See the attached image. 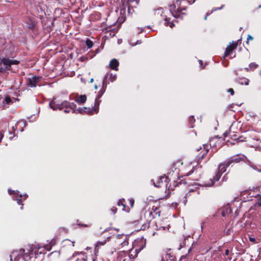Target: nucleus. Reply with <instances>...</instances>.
Masks as SVG:
<instances>
[{
    "label": "nucleus",
    "instance_id": "de8ad7c7",
    "mask_svg": "<svg viewBox=\"0 0 261 261\" xmlns=\"http://www.w3.org/2000/svg\"><path fill=\"white\" fill-rule=\"evenodd\" d=\"M77 224L79 226H82V227H87L89 226L88 224H83L81 222H80L79 220H77Z\"/></svg>",
    "mask_w": 261,
    "mask_h": 261
},
{
    "label": "nucleus",
    "instance_id": "7ed1b4c3",
    "mask_svg": "<svg viewBox=\"0 0 261 261\" xmlns=\"http://www.w3.org/2000/svg\"><path fill=\"white\" fill-rule=\"evenodd\" d=\"M99 101L97 100L95 101L94 106L92 108H79L76 109V113L80 114H87L88 115H93L94 113L97 114L99 111Z\"/></svg>",
    "mask_w": 261,
    "mask_h": 261
},
{
    "label": "nucleus",
    "instance_id": "2f4dec72",
    "mask_svg": "<svg viewBox=\"0 0 261 261\" xmlns=\"http://www.w3.org/2000/svg\"><path fill=\"white\" fill-rule=\"evenodd\" d=\"M165 24L166 26H169L170 28H173L174 26V23L171 21V19L170 18H165Z\"/></svg>",
    "mask_w": 261,
    "mask_h": 261
},
{
    "label": "nucleus",
    "instance_id": "0eeeda50",
    "mask_svg": "<svg viewBox=\"0 0 261 261\" xmlns=\"http://www.w3.org/2000/svg\"><path fill=\"white\" fill-rule=\"evenodd\" d=\"M26 126V122L24 120H19L15 124L12 126V129L13 131L21 132L23 130V128Z\"/></svg>",
    "mask_w": 261,
    "mask_h": 261
},
{
    "label": "nucleus",
    "instance_id": "052dcab7",
    "mask_svg": "<svg viewBox=\"0 0 261 261\" xmlns=\"http://www.w3.org/2000/svg\"><path fill=\"white\" fill-rule=\"evenodd\" d=\"M249 241L253 243H256V240L254 238L249 237Z\"/></svg>",
    "mask_w": 261,
    "mask_h": 261
},
{
    "label": "nucleus",
    "instance_id": "e433bc0d",
    "mask_svg": "<svg viewBox=\"0 0 261 261\" xmlns=\"http://www.w3.org/2000/svg\"><path fill=\"white\" fill-rule=\"evenodd\" d=\"M238 140L237 141V143H239V142H244V141H247V137H244V136H239L238 138H237Z\"/></svg>",
    "mask_w": 261,
    "mask_h": 261
},
{
    "label": "nucleus",
    "instance_id": "20e7f679",
    "mask_svg": "<svg viewBox=\"0 0 261 261\" xmlns=\"http://www.w3.org/2000/svg\"><path fill=\"white\" fill-rule=\"evenodd\" d=\"M60 110H64L65 113L72 112V113H76V105L74 102H70L67 100H64L60 103Z\"/></svg>",
    "mask_w": 261,
    "mask_h": 261
},
{
    "label": "nucleus",
    "instance_id": "f704fd0d",
    "mask_svg": "<svg viewBox=\"0 0 261 261\" xmlns=\"http://www.w3.org/2000/svg\"><path fill=\"white\" fill-rule=\"evenodd\" d=\"M9 138L10 140H12L15 137H17L18 133L16 132H14L12 129V131H9Z\"/></svg>",
    "mask_w": 261,
    "mask_h": 261
},
{
    "label": "nucleus",
    "instance_id": "6e6d98bb",
    "mask_svg": "<svg viewBox=\"0 0 261 261\" xmlns=\"http://www.w3.org/2000/svg\"><path fill=\"white\" fill-rule=\"evenodd\" d=\"M256 203L258 206H261V196L257 199Z\"/></svg>",
    "mask_w": 261,
    "mask_h": 261
},
{
    "label": "nucleus",
    "instance_id": "f3484780",
    "mask_svg": "<svg viewBox=\"0 0 261 261\" xmlns=\"http://www.w3.org/2000/svg\"><path fill=\"white\" fill-rule=\"evenodd\" d=\"M48 257L49 261H57L60 258V252L57 251L52 252L48 254Z\"/></svg>",
    "mask_w": 261,
    "mask_h": 261
},
{
    "label": "nucleus",
    "instance_id": "49530a36",
    "mask_svg": "<svg viewBox=\"0 0 261 261\" xmlns=\"http://www.w3.org/2000/svg\"><path fill=\"white\" fill-rule=\"evenodd\" d=\"M116 78H117L116 74L113 75L112 73L110 74L109 79H110L111 82H113L114 81H115L116 80Z\"/></svg>",
    "mask_w": 261,
    "mask_h": 261
},
{
    "label": "nucleus",
    "instance_id": "f8f14e48",
    "mask_svg": "<svg viewBox=\"0 0 261 261\" xmlns=\"http://www.w3.org/2000/svg\"><path fill=\"white\" fill-rule=\"evenodd\" d=\"M117 244L122 245V246H125L127 245L128 244L127 237L126 236L124 235H118L117 237Z\"/></svg>",
    "mask_w": 261,
    "mask_h": 261
},
{
    "label": "nucleus",
    "instance_id": "603ef678",
    "mask_svg": "<svg viewBox=\"0 0 261 261\" xmlns=\"http://www.w3.org/2000/svg\"><path fill=\"white\" fill-rule=\"evenodd\" d=\"M111 211L113 213V214H115L117 213V208L115 206H113L111 208Z\"/></svg>",
    "mask_w": 261,
    "mask_h": 261
},
{
    "label": "nucleus",
    "instance_id": "9d476101",
    "mask_svg": "<svg viewBox=\"0 0 261 261\" xmlns=\"http://www.w3.org/2000/svg\"><path fill=\"white\" fill-rule=\"evenodd\" d=\"M32 249L36 257H37V255L39 254H44L47 251L45 245L43 246L37 245Z\"/></svg>",
    "mask_w": 261,
    "mask_h": 261
},
{
    "label": "nucleus",
    "instance_id": "dca6fc26",
    "mask_svg": "<svg viewBox=\"0 0 261 261\" xmlns=\"http://www.w3.org/2000/svg\"><path fill=\"white\" fill-rule=\"evenodd\" d=\"M119 65V63L118 61L116 59H113L111 60L109 63L110 68L115 71L118 70V66Z\"/></svg>",
    "mask_w": 261,
    "mask_h": 261
},
{
    "label": "nucleus",
    "instance_id": "2eb2a0df",
    "mask_svg": "<svg viewBox=\"0 0 261 261\" xmlns=\"http://www.w3.org/2000/svg\"><path fill=\"white\" fill-rule=\"evenodd\" d=\"M28 28L30 30H34L36 25L35 19L33 17H28L26 22Z\"/></svg>",
    "mask_w": 261,
    "mask_h": 261
},
{
    "label": "nucleus",
    "instance_id": "ddd939ff",
    "mask_svg": "<svg viewBox=\"0 0 261 261\" xmlns=\"http://www.w3.org/2000/svg\"><path fill=\"white\" fill-rule=\"evenodd\" d=\"M41 79V76H33L32 78H29L28 81V84L31 87H35L37 84L40 81Z\"/></svg>",
    "mask_w": 261,
    "mask_h": 261
},
{
    "label": "nucleus",
    "instance_id": "7c9ffc66",
    "mask_svg": "<svg viewBox=\"0 0 261 261\" xmlns=\"http://www.w3.org/2000/svg\"><path fill=\"white\" fill-rule=\"evenodd\" d=\"M117 205L119 206H122L123 207L122 210L125 211L126 210V204H125V200L124 199H120L118 200L117 202Z\"/></svg>",
    "mask_w": 261,
    "mask_h": 261
},
{
    "label": "nucleus",
    "instance_id": "4c0bfd02",
    "mask_svg": "<svg viewBox=\"0 0 261 261\" xmlns=\"http://www.w3.org/2000/svg\"><path fill=\"white\" fill-rule=\"evenodd\" d=\"M86 44L88 48H90L93 46V43L89 39H87V40L86 41Z\"/></svg>",
    "mask_w": 261,
    "mask_h": 261
},
{
    "label": "nucleus",
    "instance_id": "8fccbe9b",
    "mask_svg": "<svg viewBox=\"0 0 261 261\" xmlns=\"http://www.w3.org/2000/svg\"><path fill=\"white\" fill-rule=\"evenodd\" d=\"M135 2L136 5H138L139 2V0H128L127 3L128 5H130V4Z\"/></svg>",
    "mask_w": 261,
    "mask_h": 261
},
{
    "label": "nucleus",
    "instance_id": "a19ab883",
    "mask_svg": "<svg viewBox=\"0 0 261 261\" xmlns=\"http://www.w3.org/2000/svg\"><path fill=\"white\" fill-rule=\"evenodd\" d=\"M4 101L6 102V103L9 105L12 102V100L10 96H7L5 97L4 99Z\"/></svg>",
    "mask_w": 261,
    "mask_h": 261
},
{
    "label": "nucleus",
    "instance_id": "1a4fd4ad",
    "mask_svg": "<svg viewBox=\"0 0 261 261\" xmlns=\"http://www.w3.org/2000/svg\"><path fill=\"white\" fill-rule=\"evenodd\" d=\"M199 188L198 187H193L192 188H190L189 190V192L186 194V195L184 196V198L185 199L184 201V203L185 204H186V203L187 202V198L188 197H189L190 196L193 195H197L200 194V190Z\"/></svg>",
    "mask_w": 261,
    "mask_h": 261
},
{
    "label": "nucleus",
    "instance_id": "72a5a7b5",
    "mask_svg": "<svg viewBox=\"0 0 261 261\" xmlns=\"http://www.w3.org/2000/svg\"><path fill=\"white\" fill-rule=\"evenodd\" d=\"M108 75H109L108 74H106L105 76L104 79H103V81H102V87H103L106 88H107V85L109 84V82L108 81Z\"/></svg>",
    "mask_w": 261,
    "mask_h": 261
},
{
    "label": "nucleus",
    "instance_id": "37998d69",
    "mask_svg": "<svg viewBox=\"0 0 261 261\" xmlns=\"http://www.w3.org/2000/svg\"><path fill=\"white\" fill-rule=\"evenodd\" d=\"M232 128V126H231L229 129V130L228 131H226L224 134H223V136L224 137H226L228 136H230V133H231V129Z\"/></svg>",
    "mask_w": 261,
    "mask_h": 261
},
{
    "label": "nucleus",
    "instance_id": "a878e982",
    "mask_svg": "<svg viewBox=\"0 0 261 261\" xmlns=\"http://www.w3.org/2000/svg\"><path fill=\"white\" fill-rule=\"evenodd\" d=\"M127 254L125 251H120L118 253L117 260L122 261L125 258H126Z\"/></svg>",
    "mask_w": 261,
    "mask_h": 261
},
{
    "label": "nucleus",
    "instance_id": "5701e85b",
    "mask_svg": "<svg viewBox=\"0 0 261 261\" xmlns=\"http://www.w3.org/2000/svg\"><path fill=\"white\" fill-rule=\"evenodd\" d=\"M194 173V175L193 176V179L195 180H198L200 176V174L199 172L197 170H192L188 172V173L187 174V176L190 175L192 174V173Z\"/></svg>",
    "mask_w": 261,
    "mask_h": 261
},
{
    "label": "nucleus",
    "instance_id": "4be33fe9",
    "mask_svg": "<svg viewBox=\"0 0 261 261\" xmlns=\"http://www.w3.org/2000/svg\"><path fill=\"white\" fill-rule=\"evenodd\" d=\"M237 81L241 85L247 86L249 85L250 80L245 77H238L237 79Z\"/></svg>",
    "mask_w": 261,
    "mask_h": 261
},
{
    "label": "nucleus",
    "instance_id": "6e6552de",
    "mask_svg": "<svg viewBox=\"0 0 261 261\" xmlns=\"http://www.w3.org/2000/svg\"><path fill=\"white\" fill-rule=\"evenodd\" d=\"M211 147V144H203V148L202 151V154H199V160L198 161V163L199 164L201 161L205 158V156L207 155V153L209 151Z\"/></svg>",
    "mask_w": 261,
    "mask_h": 261
},
{
    "label": "nucleus",
    "instance_id": "aec40b11",
    "mask_svg": "<svg viewBox=\"0 0 261 261\" xmlns=\"http://www.w3.org/2000/svg\"><path fill=\"white\" fill-rule=\"evenodd\" d=\"M150 215H152L153 218L156 217H160L161 215V211L159 210V207L153 205L152 206V211L150 212Z\"/></svg>",
    "mask_w": 261,
    "mask_h": 261
},
{
    "label": "nucleus",
    "instance_id": "680f3d73",
    "mask_svg": "<svg viewBox=\"0 0 261 261\" xmlns=\"http://www.w3.org/2000/svg\"><path fill=\"white\" fill-rule=\"evenodd\" d=\"M187 256H188V254L182 255L180 257L179 260L180 261V260H182L183 259L186 258Z\"/></svg>",
    "mask_w": 261,
    "mask_h": 261
},
{
    "label": "nucleus",
    "instance_id": "4468645a",
    "mask_svg": "<svg viewBox=\"0 0 261 261\" xmlns=\"http://www.w3.org/2000/svg\"><path fill=\"white\" fill-rule=\"evenodd\" d=\"M221 174H222L220 173V172L218 171L216 173L215 175L213 177V179H211L210 182L205 184V186L207 187H211L213 186L216 181H217L219 180L221 176Z\"/></svg>",
    "mask_w": 261,
    "mask_h": 261
},
{
    "label": "nucleus",
    "instance_id": "a18cd8bd",
    "mask_svg": "<svg viewBox=\"0 0 261 261\" xmlns=\"http://www.w3.org/2000/svg\"><path fill=\"white\" fill-rule=\"evenodd\" d=\"M106 240H104L103 241H97L96 244V247H98L99 246H102V245H103L106 244Z\"/></svg>",
    "mask_w": 261,
    "mask_h": 261
},
{
    "label": "nucleus",
    "instance_id": "69168bd1",
    "mask_svg": "<svg viewBox=\"0 0 261 261\" xmlns=\"http://www.w3.org/2000/svg\"><path fill=\"white\" fill-rule=\"evenodd\" d=\"M169 256H170V257H172V258L171 259V260H173V261H175V256H173L172 255H171L170 254H168Z\"/></svg>",
    "mask_w": 261,
    "mask_h": 261
},
{
    "label": "nucleus",
    "instance_id": "c03bdc74",
    "mask_svg": "<svg viewBox=\"0 0 261 261\" xmlns=\"http://www.w3.org/2000/svg\"><path fill=\"white\" fill-rule=\"evenodd\" d=\"M202 148L203 147H200L199 149H197L196 151V158L197 159V162L199 160V154H202Z\"/></svg>",
    "mask_w": 261,
    "mask_h": 261
},
{
    "label": "nucleus",
    "instance_id": "bb28decb",
    "mask_svg": "<svg viewBox=\"0 0 261 261\" xmlns=\"http://www.w3.org/2000/svg\"><path fill=\"white\" fill-rule=\"evenodd\" d=\"M228 167V166H226V163L224 162L223 163H221L219 166V172L222 174L223 173H224L226 171L227 168Z\"/></svg>",
    "mask_w": 261,
    "mask_h": 261
},
{
    "label": "nucleus",
    "instance_id": "c756f323",
    "mask_svg": "<svg viewBox=\"0 0 261 261\" xmlns=\"http://www.w3.org/2000/svg\"><path fill=\"white\" fill-rule=\"evenodd\" d=\"M56 244V239H52L50 241V242L48 244H46L45 245L47 251H50L52 247L55 246Z\"/></svg>",
    "mask_w": 261,
    "mask_h": 261
},
{
    "label": "nucleus",
    "instance_id": "a211bd4d",
    "mask_svg": "<svg viewBox=\"0 0 261 261\" xmlns=\"http://www.w3.org/2000/svg\"><path fill=\"white\" fill-rule=\"evenodd\" d=\"M75 101L79 104L82 105L87 100V96L86 95H77L74 98Z\"/></svg>",
    "mask_w": 261,
    "mask_h": 261
},
{
    "label": "nucleus",
    "instance_id": "79ce46f5",
    "mask_svg": "<svg viewBox=\"0 0 261 261\" xmlns=\"http://www.w3.org/2000/svg\"><path fill=\"white\" fill-rule=\"evenodd\" d=\"M21 195H20L19 197L17 198H16V201L17 203L19 205H21V206L20 207L21 209H22L23 208V204L22 203V200H21Z\"/></svg>",
    "mask_w": 261,
    "mask_h": 261
},
{
    "label": "nucleus",
    "instance_id": "cd10ccee",
    "mask_svg": "<svg viewBox=\"0 0 261 261\" xmlns=\"http://www.w3.org/2000/svg\"><path fill=\"white\" fill-rule=\"evenodd\" d=\"M106 88H105L103 87H102L100 91L98 92V95L95 99V101H96L97 100L99 101V103L101 102V100H99V98L101 97V96L103 95V93L105 92Z\"/></svg>",
    "mask_w": 261,
    "mask_h": 261
},
{
    "label": "nucleus",
    "instance_id": "473e14b6",
    "mask_svg": "<svg viewBox=\"0 0 261 261\" xmlns=\"http://www.w3.org/2000/svg\"><path fill=\"white\" fill-rule=\"evenodd\" d=\"M76 261H94V259L91 255L89 256H86L85 258H78Z\"/></svg>",
    "mask_w": 261,
    "mask_h": 261
},
{
    "label": "nucleus",
    "instance_id": "393cba45",
    "mask_svg": "<svg viewBox=\"0 0 261 261\" xmlns=\"http://www.w3.org/2000/svg\"><path fill=\"white\" fill-rule=\"evenodd\" d=\"M49 106L50 108L54 110H57L58 109L60 110V104L56 103V101L53 100L49 102Z\"/></svg>",
    "mask_w": 261,
    "mask_h": 261
},
{
    "label": "nucleus",
    "instance_id": "6ab92c4d",
    "mask_svg": "<svg viewBox=\"0 0 261 261\" xmlns=\"http://www.w3.org/2000/svg\"><path fill=\"white\" fill-rule=\"evenodd\" d=\"M220 211H221V215L224 217L232 213V210L229 205L223 207Z\"/></svg>",
    "mask_w": 261,
    "mask_h": 261
},
{
    "label": "nucleus",
    "instance_id": "c85d7f7f",
    "mask_svg": "<svg viewBox=\"0 0 261 261\" xmlns=\"http://www.w3.org/2000/svg\"><path fill=\"white\" fill-rule=\"evenodd\" d=\"M224 5H222L221 7H214L212 9V10L211 11H208L206 13V15L204 17V20H206L207 19V17L208 15H211L212 13H213L214 12L216 11H217V10H221L222 9H223V8L224 7Z\"/></svg>",
    "mask_w": 261,
    "mask_h": 261
},
{
    "label": "nucleus",
    "instance_id": "4d7b16f0",
    "mask_svg": "<svg viewBox=\"0 0 261 261\" xmlns=\"http://www.w3.org/2000/svg\"><path fill=\"white\" fill-rule=\"evenodd\" d=\"M228 92L230 93L231 95H233L234 94V91L232 88H229L228 91Z\"/></svg>",
    "mask_w": 261,
    "mask_h": 261
},
{
    "label": "nucleus",
    "instance_id": "338daca9",
    "mask_svg": "<svg viewBox=\"0 0 261 261\" xmlns=\"http://www.w3.org/2000/svg\"><path fill=\"white\" fill-rule=\"evenodd\" d=\"M142 43V41L141 40H138L135 44L134 45H137V44H140Z\"/></svg>",
    "mask_w": 261,
    "mask_h": 261
},
{
    "label": "nucleus",
    "instance_id": "bf43d9fd",
    "mask_svg": "<svg viewBox=\"0 0 261 261\" xmlns=\"http://www.w3.org/2000/svg\"><path fill=\"white\" fill-rule=\"evenodd\" d=\"M253 39V38L251 35H248L247 36V43H248L249 41L252 40Z\"/></svg>",
    "mask_w": 261,
    "mask_h": 261
},
{
    "label": "nucleus",
    "instance_id": "b1692460",
    "mask_svg": "<svg viewBox=\"0 0 261 261\" xmlns=\"http://www.w3.org/2000/svg\"><path fill=\"white\" fill-rule=\"evenodd\" d=\"M258 67V65L257 64L252 62V63H251L250 64H249V67L245 68V70L247 72H249V71L254 70V69L257 68Z\"/></svg>",
    "mask_w": 261,
    "mask_h": 261
},
{
    "label": "nucleus",
    "instance_id": "f257e3e1",
    "mask_svg": "<svg viewBox=\"0 0 261 261\" xmlns=\"http://www.w3.org/2000/svg\"><path fill=\"white\" fill-rule=\"evenodd\" d=\"M20 256L22 257L24 261H34V259L36 258L33 249L28 250L25 252L24 249L13 251L9 255L10 261H12L13 257H14L15 261H17Z\"/></svg>",
    "mask_w": 261,
    "mask_h": 261
},
{
    "label": "nucleus",
    "instance_id": "0e129e2a",
    "mask_svg": "<svg viewBox=\"0 0 261 261\" xmlns=\"http://www.w3.org/2000/svg\"><path fill=\"white\" fill-rule=\"evenodd\" d=\"M229 253V250L228 249H226L225 250V255H228Z\"/></svg>",
    "mask_w": 261,
    "mask_h": 261
},
{
    "label": "nucleus",
    "instance_id": "9b49d317",
    "mask_svg": "<svg viewBox=\"0 0 261 261\" xmlns=\"http://www.w3.org/2000/svg\"><path fill=\"white\" fill-rule=\"evenodd\" d=\"M169 9L170 12L174 17H180L181 18H182V16H181V14L178 11L176 2L174 4L170 5Z\"/></svg>",
    "mask_w": 261,
    "mask_h": 261
},
{
    "label": "nucleus",
    "instance_id": "412c9836",
    "mask_svg": "<svg viewBox=\"0 0 261 261\" xmlns=\"http://www.w3.org/2000/svg\"><path fill=\"white\" fill-rule=\"evenodd\" d=\"M244 160L243 158L240 157L239 155H234L229 158V162L233 163H239Z\"/></svg>",
    "mask_w": 261,
    "mask_h": 261
},
{
    "label": "nucleus",
    "instance_id": "3c124183",
    "mask_svg": "<svg viewBox=\"0 0 261 261\" xmlns=\"http://www.w3.org/2000/svg\"><path fill=\"white\" fill-rule=\"evenodd\" d=\"M129 204L130 206L132 208L134 206L135 201L133 199H129L128 200Z\"/></svg>",
    "mask_w": 261,
    "mask_h": 261
},
{
    "label": "nucleus",
    "instance_id": "13d9d810",
    "mask_svg": "<svg viewBox=\"0 0 261 261\" xmlns=\"http://www.w3.org/2000/svg\"><path fill=\"white\" fill-rule=\"evenodd\" d=\"M160 179L162 180V181H163V179H165V182H167L168 178L167 176H166L165 175V176H161L160 177Z\"/></svg>",
    "mask_w": 261,
    "mask_h": 261
},
{
    "label": "nucleus",
    "instance_id": "f03ea898",
    "mask_svg": "<svg viewBox=\"0 0 261 261\" xmlns=\"http://www.w3.org/2000/svg\"><path fill=\"white\" fill-rule=\"evenodd\" d=\"M1 51H0V65H4V67L0 68V72H4L6 70H10L12 65H17L19 61L16 60H11L3 56L1 57Z\"/></svg>",
    "mask_w": 261,
    "mask_h": 261
},
{
    "label": "nucleus",
    "instance_id": "423d86ee",
    "mask_svg": "<svg viewBox=\"0 0 261 261\" xmlns=\"http://www.w3.org/2000/svg\"><path fill=\"white\" fill-rule=\"evenodd\" d=\"M189 4V2L186 0H177L176 1V5L177 6V10L181 14V16L184 15H186V13L185 12H183V11L186 10V8L187 5Z\"/></svg>",
    "mask_w": 261,
    "mask_h": 261
},
{
    "label": "nucleus",
    "instance_id": "09e8293b",
    "mask_svg": "<svg viewBox=\"0 0 261 261\" xmlns=\"http://www.w3.org/2000/svg\"><path fill=\"white\" fill-rule=\"evenodd\" d=\"M155 225H156V230H165L166 228L165 226H158V225L157 224H156Z\"/></svg>",
    "mask_w": 261,
    "mask_h": 261
},
{
    "label": "nucleus",
    "instance_id": "e2e57ef3",
    "mask_svg": "<svg viewBox=\"0 0 261 261\" xmlns=\"http://www.w3.org/2000/svg\"><path fill=\"white\" fill-rule=\"evenodd\" d=\"M182 180H180L179 181H178L177 183L175 182V181H174V184H175V186H178V184H180L181 185L182 184Z\"/></svg>",
    "mask_w": 261,
    "mask_h": 261
},
{
    "label": "nucleus",
    "instance_id": "5fc2aeb1",
    "mask_svg": "<svg viewBox=\"0 0 261 261\" xmlns=\"http://www.w3.org/2000/svg\"><path fill=\"white\" fill-rule=\"evenodd\" d=\"M226 166H227L228 167H229V166L232 167L233 166V165L235 164L233 163H230L229 159L228 160V161L227 162H226Z\"/></svg>",
    "mask_w": 261,
    "mask_h": 261
},
{
    "label": "nucleus",
    "instance_id": "ea45409f",
    "mask_svg": "<svg viewBox=\"0 0 261 261\" xmlns=\"http://www.w3.org/2000/svg\"><path fill=\"white\" fill-rule=\"evenodd\" d=\"M134 258L135 256L133 254H128L127 255L126 258H124L122 261H132Z\"/></svg>",
    "mask_w": 261,
    "mask_h": 261
},
{
    "label": "nucleus",
    "instance_id": "774afa93",
    "mask_svg": "<svg viewBox=\"0 0 261 261\" xmlns=\"http://www.w3.org/2000/svg\"><path fill=\"white\" fill-rule=\"evenodd\" d=\"M3 137V135L2 134V133H0V142L2 141Z\"/></svg>",
    "mask_w": 261,
    "mask_h": 261
},
{
    "label": "nucleus",
    "instance_id": "39448f33",
    "mask_svg": "<svg viewBox=\"0 0 261 261\" xmlns=\"http://www.w3.org/2000/svg\"><path fill=\"white\" fill-rule=\"evenodd\" d=\"M240 40L241 39H239L237 41H232L227 45L224 53V57H230L231 58H232L231 56L232 52L237 47Z\"/></svg>",
    "mask_w": 261,
    "mask_h": 261
},
{
    "label": "nucleus",
    "instance_id": "58836bf2",
    "mask_svg": "<svg viewBox=\"0 0 261 261\" xmlns=\"http://www.w3.org/2000/svg\"><path fill=\"white\" fill-rule=\"evenodd\" d=\"M230 136L232 139H233L234 141H236L237 142L239 137L238 135L235 133L234 132L231 130V133L230 134Z\"/></svg>",
    "mask_w": 261,
    "mask_h": 261
},
{
    "label": "nucleus",
    "instance_id": "864d4df0",
    "mask_svg": "<svg viewBox=\"0 0 261 261\" xmlns=\"http://www.w3.org/2000/svg\"><path fill=\"white\" fill-rule=\"evenodd\" d=\"M149 226V225L148 224H143L141 227V228H140V230H145L146 229V228H148Z\"/></svg>",
    "mask_w": 261,
    "mask_h": 261
},
{
    "label": "nucleus",
    "instance_id": "c9c22d12",
    "mask_svg": "<svg viewBox=\"0 0 261 261\" xmlns=\"http://www.w3.org/2000/svg\"><path fill=\"white\" fill-rule=\"evenodd\" d=\"M189 122L190 123V127L193 128L194 127V123L195 122V119L193 116H191L189 117Z\"/></svg>",
    "mask_w": 261,
    "mask_h": 261
}]
</instances>
